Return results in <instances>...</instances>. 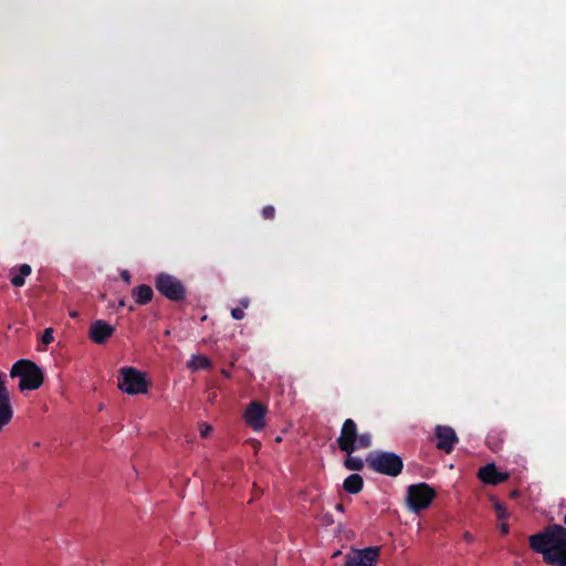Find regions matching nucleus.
Returning a JSON list of instances; mask_svg holds the SVG:
<instances>
[{
	"label": "nucleus",
	"instance_id": "4468645a",
	"mask_svg": "<svg viewBox=\"0 0 566 566\" xmlns=\"http://www.w3.org/2000/svg\"><path fill=\"white\" fill-rule=\"evenodd\" d=\"M132 295L136 304L146 305L153 300L154 291L151 286L140 284L132 290Z\"/></svg>",
	"mask_w": 566,
	"mask_h": 566
},
{
	"label": "nucleus",
	"instance_id": "a878e982",
	"mask_svg": "<svg viewBox=\"0 0 566 566\" xmlns=\"http://www.w3.org/2000/svg\"><path fill=\"white\" fill-rule=\"evenodd\" d=\"M120 277H122V279H123V281H124V282H126L127 284H129V283H130V277H132V276H130V273H129V271H128V270H123V271L120 272Z\"/></svg>",
	"mask_w": 566,
	"mask_h": 566
},
{
	"label": "nucleus",
	"instance_id": "bb28decb",
	"mask_svg": "<svg viewBox=\"0 0 566 566\" xmlns=\"http://www.w3.org/2000/svg\"><path fill=\"white\" fill-rule=\"evenodd\" d=\"M6 374H3L2 371H0V389H6Z\"/></svg>",
	"mask_w": 566,
	"mask_h": 566
},
{
	"label": "nucleus",
	"instance_id": "c85d7f7f",
	"mask_svg": "<svg viewBox=\"0 0 566 566\" xmlns=\"http://www.w3.org/2000/svg\"><path fill=\"white\" fill-rule=\"evenodd\" d=\"M463 538H464V541H465V542H468V543H471V542L473 541V537H472V535H471L470 533H465V534L463 535Z\"/></svg>",
	"mask_w": 566,
	"mask_h": 566
},
{
	"label": "nucleus",
	"instance_id": "20e7f679",
	"mask_svg": "<svg viewBox=\"0 0 566 566\" xmlns=\"http://www.w3.org/2000/svg\"><path fill=\"white\" fill-rule=\"evenodd\" d=\"M366 462L374 471L389 476H397L403 467L401 458L390 452H371Z\"/></svg>",
	"mask_w": 566,
	"mask_h": 566
},
{
	"label": "nucleus",
	"instance_id": "f3484780",
	"mask_svg": "<svg viewBox=\"0 0 566 566\" xmlns=\"http://www.w3.org/2000/svg\"><path fill=\"white\" fill-rule=\"evenodd\" d=\"M187 366L191 370H203L211 366L210 359L205 355H192Z\"/></svg>",
	"mask_w": 566,
	"mask_h": 566
},
{
	"label": "nucleus",
	"instance_id": "9d476101",
	"mask_svg": "<svg viewBox=\"0 0 566 566\" xmlns=\"http://www.w3.org/2000/svg\"><path fill=\"white\" fill-rule=\"evenodd\" d=\"M436 438H437V448L450 453L458 442V437L455 431L448 426H437L436 427Z\"/></svg>",
	"mask_w": 566,
	"mask_h": 566
},
{
	"label": "nucleus",
	"instance_id": "393cba45",
	"mask_svg": "<svg viewBox=\"0 0 566 566\" xmlns=\"http://www.w3.org/2000/svg\"><path fill=\"white\" fill-rule=\"evenodd\" d=\"M499 522H500V530H501L502 535L509 534L510 527H509V524L506 523V521H499Z\"/></svg>",
	"mask_w": 566,
	"mask_h": 566
},
{
	"label": "nucleus",
	"instance_id": "f03ea898",
	"mask_svg": "<svg viewBox=\"0 0 566 566\" xmlns=\"http://www.w3.org/2000/svg\"><path fill=\"white\" fill-rule=\"evenodd\" d=\"M11 378H19L18 389H39L44 382V373L30 359L17 360L10 369Z\"/></svg>",
	"mask_w": 566,
	"mask_h": 566
},
{
	"label": "nucleus",
	"instance_id": "412c9836",
	"mask_svg": "<svg viewBox=\"0 0 566 566\" xmlns=\"http://www.w3.org/2000/svg\"><path fill=\"white\" fill-rule=\"evenodd\" d=\"M262 217L266 220H272L275 217V208L271 205L263 207Z\"/></svg>",
	"mask_w": 566,
	"mask_h": 566
},
{
	"label": "nucleus",
	"instance_id": "423d86ee",
	"mask_svg": "<svg viewBox=\"0 0 566 566\" xmlns=\"http://www.w3.org/2000/svg\"><path fill=\"white\" fill-rule=\"evenodd\" d=\"M436 495V491L427 483L412 484L407 491V504L411 511L419 512L429 507Z\"/></svg>",
	"mask_w": 566,
	"mask_h": 566
},
{
	"label": "nucleus",
	"instance_id": "aec40b11",
	"mask_svg": "<svg viewBox=\"0 0 566 566\" xmlns=\"http://www.w3.org/2000/svg\"><path fill=\"white\" fill-rule=\"evenodd\" d=\"M494 511L497 521H506L510 517V512L507 511L506 506L500 502L494 503Z\"/></svg>",
	"mask_w": 566,
	"mask_h": 566
},
{
	"label": "nucleus",
	"instance_id": "7ed1b4c3",
	"mask_svg": "<svg viewBox=\"0 0 566 566\" xmlns=\"http://www.w3.org/2000/svg\"><path fill=\"white\" fill-rule=\"evenodd\" d=\"M337 442L342 451L354 453L355 451L369 448L371 437L369 433L358 434L356 423L352 419H347L343 424Z\"/></svg>",
	"mask_w": 566,
	"mask_h": 566
},
{
	"label": "nucleus",
	"instance_id": "5701e85b",
	"mask_svg": "<svg viewBox=\"0 0 566 566\" xmlns=\"http://www.w3.org/2000/svg\"><path fill=\"white\" fill-rule=\"evenodd\" d=\"M231 316L237 321H241L244 318L245 313H244L243 308L237 307V308H232Z\"/></svg>",
	"mask_w": 566,
	"mask_h": 566
},
{
	"label": "nucleus",
	"instance_id": "6e6552de",
	"mask_svg": "<svg viewBox=\"0 0 566 566\" xmlns=\"http://www.w3.org/2000/svg\"><path fill=\"white\" fill-rule=\"evenodd\" d=\"M381 548L369 546L361 549H350L345 557V566H377Z\"/></svg>",
	"mask_w": 566,
	"mask_h": 566
},
{
	"label": "nucleus",
	"instance_id": "0eeeda50",
	"mask_svg": "<svg viewBox=\"0 0 566 566\" xmlns=\"http://www.w3.org/2000/svg\"><path fill=\"white\" fill-rule=\"evenodd\" d=\"M117 389H148L151 386L148 375L135 367L119 369Z\"/></svg>",
	"mask_w": 566,
	"mask_h": 566
},
{
	"label": "nucleus",
	"instance_id": "9b49d317",
	"mask_svg": "<svg viewBox=\"0 0 566 566\" xmlns=\"http://www.w3.org/2000/svg\"><path fill=\"white\" fill-rule=\"evenodd\" d=\"M478 478L485 484L497 485L505 482L510 474L499 471L494 463H489L479 469Z\"/></svg>",
	"mask_w": 566,
	"mask_h": 566
},
{
	"label": "nucleus",
	"instance_id": "1a4fd4ad",
	"mask_svg": "<svg viewBox=\"0 0 566 566\" xmlns=\"http://www.w3.org/2000/svg\"><path fill=\"white\" fill-rule=\"evenodd\" d=\"M266 412V405L258 400H253L248 405L243 413V419L251 429L254 431H261L265 427Z\"/></svg>",
	"mask_w": 566,
	"mask_h": 566
},
{
	"label": "nucleus",
	"instance_id": "f8f14e48",
	"mask_svg": "<svg viewBox=\"0 0 566 566\" xmlns=\"http://www.w3.org/2000/svg\"><path fill=\"white\" fill-rule=\"evenodd\" d=\"M115 332V328L103 319H97L90 327V338L95 344H104Z\"/></svg>",
	"mask_w": 566,
	"mask_h": 566
},
{
	"label": "nucleus",
	"instance_id": "c756f323",
	"mask_svg": "<svg viewBox=\"0 0 566 566\" xmlns=\"http://www.w3.org/2000/svg\"><path fill=\"white\" fill-rule=\"evenodd\" d=\"M125 306H127L126 301H125V298H122V300L118 302V307H125Z\"/></svg>",
	"mask_w": 566,
	"mask_h": 566
},
{
	"label": "nucleus",
	"instance_id": "cd10ccee",
	"mask_svg": "<svg viewBox=\"0 0 566 566\" xmlns=\"http://www.w3.org/2000/svg\"><path fill=\"white\" fill-rule=\"evenodd\" d=\"M240 304L242 305L243 308H247L250 304V301L249 298H242L240 300Z\"/></svg>",
	"mask_w": 566,
	"mask_h": 566
},
{
	"label": "nucleus",
	"instance_id": "b1692460",
	"mask_svg": "<svg viewBox=\"0 0 566 566\" xmlns=\"http://www.w3.org/2000/svg\"><path fill=\"white\" fill-rule=\"evenodd\" d=\"M212 428L207 424V423H201L200 424V436L202 438H207L209 436V433L211 432Z\"/></svg>",
	"mask_w": 566,
	"mask_h": 566
},
{
	"label": "nucleus",
	"instance_id": "f257e3e1",
	"mask_svg": "<svg viewBox=\"0 0 566 566\" xmlns=\"http://www.w3.org/2000/svg\"><path fill=\"white\" fill-rule=\"evenodd\" d=\"M531 548L542 554L545 563L566 566V528L553 524L528 538Z\"/></svg>",
	"mask_w": 566,
	"mask_h": 566
},
{
	"label": "nucleus",
	"instance_id": "7c9ffc66",
	"mask_svg": "<svg viewBox=\"0 0 566 566\" xmlns=\"http://www.w3.org/2000/svg\"><path fill=\"white\" fill-rule=\"evenodd\" d=\"M127 307H128V311H129V312H134V311H135V307H134V305H132V304H130V305H128Z\"/></svg>",
	"mask_w": 566,
	"mask_h": 566
},
{
	"label": "nucleus",
	"instance_id": "2f4dec72",
	"mask_svg": "<svg viewBox=\"0 0 566 566\" xmlns=\"http://www.w3.org/2000/svg\"><path fill=\"white\" fill-rule=\"evenodd\" d=\"M126 392H127V394H129V395H136V394H138L139 391L132 390V391H126Z\"/></svg>",
	"mask_w": 566,
	"mask_h": 566
},
{
	"label": "nucleus",
	"instance_id": "4be33fe9",
	"mask_svg": "<svg viewBox=\"0 0 566 566\" xmlns=\"http://www.w3.org/2000/svg\"><path fill=\"white\" fill-rule=\"evenodd\" d=\"M53 329L51 327L45 328L41 337L42 343L44 345H49L53 342Z\"/></svg>",
	"mask_w": 566,
	"mask_h": 566
},
{
	"label": "nucleus",
	"instance_id": "2eb2a0df",
	"mask_svg": "<svg viewBox=\"0 0 566 566\" xmlns=\"http://www.w3.org/2000/svg\"><path fill=\"white\" fill-rule=\"evenodd\" d=\"M504 443L503 432L497 429H493L486 437V444L492 451H499L502 449Z\"/></svg>",
	"mask_w": 566,
	"mask_h": 566
},
{
	"label": "nucleus",
	"instance_id": "6ab92c4d",
	"mask_svg": "<svg viewBox=\"0 0 566 566\" xmlns=\"http://www.w3.org/2000/svg\"><path fill=\"white\" fill-rule=\"evenodd\" d=\"M346 454H347V458L345 460V467L348 470L358 471V470L363 469L364 461L361 458L355 457V455H353V453H346Z\"/></svg>",
	"mask_w": 566,
	"mask_h": 566
},
{
	"label": "nucleus",
	"instance_id": "39448f33",
	"mask_svg": "<svg viewBox=\"0 0 566 566\" xmlns=\"http://www.w3.org/2000/svg\"><path fill=\"white\" fill-rule=\"evenodd\" d=\"M156 290L171 302H181L187 296L184 283L176 276L161 272L155 277Z\"/></svg>",
	"mask_w": 566,
	"mask_h": 566
},
{
	"label": "nucleus",
	"instance_id": "ddd939ff",
	"mask_svg": "<svg viewBox=\"0 0 566 566\" xmlns=\"http://www.w3.org/2000/svg\"><path fill=\"white\" fill-rule=\"evenodd\" d=\"M13 410L8 391H0V431L12 420Z\"/></svg>",
	"mask_w": 566,
	"mask_h": 566
},
{
	"label": "nucleus",
	"instance_id": "a211bd4d",
	"mask_svg": "<svg viewBox=\"0 0 566 566\" xmlns=\"http://www.w3.org/2000/svg\"><path fill=\"white\" fill-rule=\"evenodd\" d=\"M31 266L29 264H21L19 273L11 276L10 282L15 287H21L25 283V276L31 274Z\"/></svg>",
	"mask_w": 566,
	"mask_h": 566
},
{
	"label": "nucleus",
	"instance_id": "dca6fc26",
	"mask_svg": "<svg viewBox=\"0 0 566 566\" xmlns=\"http://www.w3.org/2000/svg\"><path fill=\"white\" fill-rule=\"evenodd\" d=\"M363 478L357 474H350L345 481H344V489L346 492L356 494L363 489Z\"/></svg>",
	"mask_w": 566,
	"mask_h": 566
}]
</instances>
